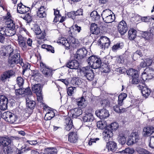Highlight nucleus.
Returning <instances> with one entry per match:
<instances>
[{"instance_id":"obj_18","label":"nucleus","mask_w":154,"mask_h":154,"mask_svg":"<svg viewBox=\"0 0 154 154\" xmlns=\"http://www.w3.org/2000/svg\"><path fill=\"white\" fill-rule=\"evenodd\" d=\"M103 139L106 141L109 140V138L113 135V133L111 129H106L103 133Z\"/></svg>"},{"instance_id":"obj_10","label":"nucleus","mask_w":154,"mask_h":154,"mask_svg":"<svg viewBox=\"0 0 154 154\" xmlns=\"http://www.w3.org/2000/svg\"><path fill=\"white\" fill-rule=\"evenodd\" d=\"M8 100L7 98L3 95H0V109L4 111L8 108Z\"/></svg>"},{"instance_id":"obj_4","label":"nucleus","mask_w":154,"mask_h":154,"mask_svg":"<svg viewBox=\"0 0 154 154\" xmlns=\"http://www.w3.org/2000/svg\"><path fill=\"white\" fill-rule=\"evenodd\" d=\"M3 117L6 121L11 124L15 123L17 119V116L15 114L10 112L8 111L4 112Z\"/></svg>"},{"instance_id":"obj_49","label":"nucleus","mask_w":154,"mask_h":154,"mask_svg":"<svg viewBox=\"0 0 154 154\" xmlns=\"http://www.w3.org/2000/svg\"><path fill=\"white\" fill-rule=\"evenodd\" d=\"M122 43H118L114 45L112 47V50L114 51H115L118 50H119L121 49L122 47Z\"/></svg>"},{"instance_id":"obj_61","label":"nucleus","mask_w":154,"mask_h":154,"mask_svg":"<svg viewBox=\"0 0 154 154\" xmlns=\"http://www.w3.org/2000/svg\"><path fill=\"white\" fill-rule=\"evenodd\" d=\"M137 152L140 154H146L148 153V151L141 148H138L137 150Z\"/></svg>"},{"instance_id":"obj_39","label":"nucleus","mask_w":154,"mask_h":154,"mask_svg":"<svg viewBox=\"0 0 154 154\" xmlns=\"http://www.w3.org/2000/svg\"><path fill=\"white\" fill-rule=\"evenodd\" d=\"M54 14L55 16L54 18L53 22L54 23H57V21L59 20V18L61 17V15L60 14V12L59 10L54 9Z\"/></svg>"},{"instance_id":"obj_40","label":"nucleus","mask_w":154,"mask_h":154,"mask_svg":"<svg viewBox=\"0 0 154 154\" xmlns=\"http://www.w3.org/2000/svg\"><path fill=\"white\" fill-rule=\"evenodd\" d=\"M115 19L114 15H111L109 17L103 19L104 21L106 23H110L113 22Z\"/></svg>"},{"instance_id":"obj_46","label":"nucleus","mask_w":154,"mask_h":154,"mask_svg":"<svg viewBox=\"0 0 154 154\" xmlns=\"http://www.w3.org/2000/svg\"><path fill=\"white\" fill-rule=\"evenodd\" d=\"M106 125L103 121H99L97 122V126L98 128L101 129H104Z\"/></svg>"},{"instance_id":"obj_32","label":"nucleus","mask_w":154,"mask_h":154,"mask_svg":"<svg viewBox=\"0 0 154 154\" xmlns=\"http://www.w3.org/2000/svg\"><path fill=\"white\" fill-rule=\"evenodd\" d=\"M77 103L79 108H84L87 105V102L85 99L83 97L78 99L77 101Z\"/></svg>"},{"instance_id":"obj_44","label":"nucleus","mask_w":154,"mask_h":154,"mask_svg":"<svg viewBox=\"0 0 154 154\" xmlns=\"http://www.w3.org/2000/svg\"><path fill=\"white\" fill-rule=\"evenodd\" d=\"M37 38L39 39V40L38 41V43L40 44H41V40L43 39L45 36V34L44 32H42L39 34H37Z\"/></svg>"},{"instance_id":"obj_41","label":"nucleus","mask_w":154,"mask_h":154,"mask_svg":"<svg viewBox=\"0 0 154 154\" xmlns=\"http://www.w3.org/2000/svg\"><path fill=\"white\" fill-rule=\"evenodd\" d=\"M134 152V150L133 148H127L125 150L119 151V152L121 153L132 154Z\"/></svg>"},{"instance_id":"obj_5","label":"nucleus","mask_w":154,"mask_h":154,"mask_svg":"<svg viewBox=\"0 0 154 154\" xmlns=\"http://www.w3.org/2000/svg\"><path fill=\"white\" fill-rule=\"evenodd\" d=\"M153 78H154V69L152 68L145 69L141 75V78L143 81L151 79Z\"/></svg>"},{"instance_id":"obj_7","label":"nucleus","mask_w":154,"mask_h":154,"mask_svg":"<svg viewBox=\"0 0 154 154\" xmlns=\"http://www.w3.org/2000/svg\"><path fill=\"white\" fill-rule=\"evenodd\" d=\"M87 54V51L85 48L79 49L74 55L75 58L78 60H81L85 57Z\"/></svg>"},{"instance_id":"obj_59","label":"nucleus","mask_w":154,"mask_h":154,"mask_svg":"<svg viewBox=\"0 0 154 154\" xmlns=\"http://www.w3.org/2000/svg\"><path fill=\"white\" fill-rule=\"evenodd\" d=\"M69 30L68 32L69 34V35L70 36H74V35L75 34V29L73 26H72L69 28Z\"/></svg>"},{"instance_id":"obj_36","label":"nucleus","mask_w":154,"mask_h":154,"mask_svg":"<svg viewBox=\"0 0 154 154\" xmlns=\"http://www.w3.org/2000/svg\"><path fill=\"white\" fill-rule=\"evenodd\" d=\"M4 34L5 35L11 36L14 35L16 33L15 29H12L9 28H7L4 31Z\"/></svg>"},{"instance_id":"obj_9","label":"nucleus","mask_w":154,"mask_h":154,"mask_svg":"<svg viewBox=\"0 0 154 154\" xmlns=\"http://www.w3.org/2000/svg\"><path fill=\"white\" fill-rule=\"evenodd\" d=\"M15 74V72L12 70H8L4 72L1 76L0 79L2 82H5L6 80Z\"/></svg>"},{"instance_id":"obj_62","label":"nucleus","mask_w":154,"mask_h":154,"mask_svg":"<svg viewBox=\"0 0 154 154\" xmlns=\"http://www.w3.org/2000/svg\"><path fill=\"white\" fill-rule=\"evenodd\" d=\"M74 88H75V87H69L68 88L67 90V93L68 94L69 96H71L73 93L74 90Z\"/></svg>"},{"instance_id":"obj_64","label":"nucleus","mask_w":154,"mask_h":154,"mask_svg":"<svg viewBox=\"0 0 154 154\" xmlns=\"http://www.w3.org/2000/svg\"><path fill=\"white\" fill-rule=\"evenodd\" d=\"M11 17L10 13L8 12L6 16L4 17V20L5 22L9 21V20H12L11 18Z\"/></svg>"},{"instance_id":"obj_58","label":"nucleus","mask_w":154,"mask_h":154,"mask_svg":"<svg viewBox=\"0 0 154 154\" xmlns=\"http://www.w3.org/2000/svg\"><path fill=\"white\" fill-rule=\"evenodd\" d=\"M140 82V81L138 78V76L136 77V75L133 77H132V83L134 84H137Z\"/></svg>"},{"instance_id":"obj_45","label":"nucleus","mask_w":154,"mask_h":154,"mask_svg":"<svg viewBox=\"0 0 154 154\" xmlns=\"http://www.w3.org/2000/svg\"><path fill=\"white\" fill-rule=\"evenodd\" d=\"M24 83V79L21 77H18L17 79V83L19 87L21 88Z\"/></svg>"},{"instance_id":"obj_16","label":"nucleus","mask_w":154,"mask_h":154,"mask_svg":"<svg viewBox=\"0 0 154 154\" xmlns=\"http://www.w3.org/2000/svg\"><path fill=\"white\" fill-rule=\"evenodd\" d=\"M29 8L23 5L21 3L18 4L17 5V11L18 12L21 14H24L28 12Z\"/></svg>"},{"instance_id":"obj_28","label":"nucleus","mask_w":154,"mask_h":154,"mask_svg":"<svg viewBox=\"0 0 154 154\" xmlns=\"http://www.w3.org/2000/svg\"><path fill=\"white\" fill-rule=\"evenodd\" d=\"M32 89L33 92L36 94L39 95V94L42 93L41 85L39 84H37L33 85L32 87Z\"/></svg>"},{"instance_id":"obj_19","label":"nucleus","mask_w":154,"mask_h":154,"mask_svg":"<svg viewBox=\"0 0 154 154\" xmlns=\"http://www.w3.org/2000/svg\"><path fill=\"white\" fill-rule=\"evenodd\" d=\"M0 140L2 145L3 146L9 145L12 142L11 140L7 136L0 137Z\"/></svg>"},{"instance_id":"obj_34","label":"nucleus","mask_w":154,"mask_h":154,"mask_svg":"<svg viewBox=\"0 0 154 154\" xmlns=\"http://www.w3.org/2000/svg\"><path fill=\"white\" fill-rule=\"evenodd\" d=\"M112 12L111 10L109 9H106L103 11L101 16L103 19L112 15Z\"/></svg>"},{"instance_id":"obj_26","label":"nucleus","mask_w":154,"mask_h":154,"mask_svg":"<svg viewBox=\"0 0 154 154\" xmlns=\"http://www.w3.org/2000/svg\"><path fill=\"white\" fill-rule=\"evenodd\" d=\"M91 32L92 34L97 35L100 32V30L97 25L95 23H92L91 25Z\"/></svg>"},{"instance_id":"obj_63","label":"nucleus","mask_w":154,"mask_h":154,"mask_svg":"<svg viewBox=\"0 0 154 154\" xmlns=\"http://www.w3.org/2000/svg\"><path fill=\"white\" fill-rule=\"evenodd\" d=\"M127 97V95L126 93H122L119 96L118 99L119 100H123Z\"/></svg>"},{"instance_id":"obj_48","label":"nucleus","mask_w":154,"mask_h":154,"mask_svg":"<svg viewBox=\"0 0 154 154\" xmlns=\"http://www.w3.org/2000/svg\"><path fill=\"white\" fill-rule=\"evenodd\" d=\"M31 75L32 77H33V78L34 79L38 78L40 75L38 71L37 70L32 71Z\"/></svg>"},{"instance_id":"obj_23","label":"nucleus","mask_w":154,"mask_h":154,"mask_svg":"<svg viewBox=\"0 0 154 154\" xmlns=\"http://www.w3.org/2000/svg\"><path fill=\"white\" fill-rule=\"evenodd\" d=\"M78 138L76 133L72 132L69 134L68 140L70 142L72 143H76Z\"/></svg>"},{"instance_id":"obj_53","label":"nucleus","mask_w":154,"mask_h":154,"mask_svg":"<svg viewBox=\"0 0 154 154\" xmlns=\"http://www.w3.org/2000/svg\"><path fill=\"white\" fill-rule=\"evenodd\" d=\"M72 82L74 85H79L81 83V81L78 78L73 79L72 80Z\"/></svg>"},{"instance_id":"obj_38","label":"nucleus","mask_w":154,"mask_h":154,"mask_svg":"<svg viewBox=\"0 0 154 154\" xmlns=\"http://www.w3.org/2000/svg\"><path fill=\"white\" fill-rule=\"evenodd\" d=\"M129 137L130 138H131V139L134 141L135 143H136L138 142L139 140L138 135L136 132L132 133Z\"/></svg>"},{"instance_id":"obj_8","label":"nucleus","mask_w":154,"mask_h":154,"mask_svg":"<svg viewBox=\"0 0 154 154\" xmlns=\"http://www.w3.org/2000/svg\"><path fill=\"white\" fill-rule=\"evenodd\" d=\"M95 113L101 119H105L109 116L108 111L104 109L96 110Z\"/></svg>"},{"instance_id":"obj_17","label":"nucleus","mask_w":154,"mask_h":154,"mask_svg":"<svg viewBox=\"0 0 154 154\" xmlns=\"http://www.w3.org/2000/svg\"><path fill=\"white\" fill-rule=\"evenodd\" d=\"M154 132V128L152 126H149L144 128L143 134L144 136H149Z\"/></svg>"},{"instance_id":"obj_24","label":"nucleus","mask_w":154,"mask_h":154,"mask_svg":"<svg viewBox=\"0 0 154 154\" xmlns=\"http://www.w3.org/2000/svg\"><path fill=\"white\" fill-rule=\"evenodd\" d=\"M80 108H76L71 110V112L73 116L77 117L82 114V111Z\"/></svg>"},{"instance_id":"obj_27","label":"nucleus","mask_w":154,"mask_h":154,"mask_svg":"<svg viewBox=\"0 0 154 154\" xmlns=\"http://www.w3.org/2000/svg\"><path fill=\"white\" fill-rule=\"evenodd\" d=\"M136 36V30L133 28H131L128 31V38L130 40H134Z\"/></svg>"},{"instance_id":"obj_13","label":"nucleus","mask_w":154,"mask_h":154,"mask_svg":"<svg viewBox=\"0 0 154 154\" xmlns=\"http://www.w3.org/2000/svg\"><path fill=\"white\" fill-rule=\"evenodd\" d=\"M143 83L141 84H139L137 87L140 90H141L142 94L146 98H147L149 96L151 92L150 89L147 87L143 86Z\"/></svg>"},{"instance_id":"obj_20","label":"nucleus","mask_w":154,"mask_h":154,"mask_svg":"<svg viewBox=\"0 0 154 154\" xmlns=\"http://www.w3.org/2000/svg\"><path fill=\"white\" fill-rule=\"evenodd\" d=\"M92 19L94 20L97 23L99 24H101V22L99 20L100 18V15L98 14L97 11H92L90 14Z\"/></svg>"},{"instance_id":"obj_56","label":"nucleus","mask_w":154,"mask_h":154,"mask_svg":"<svg viewBox=\"0 0 154 154\" xmlns=\"http://www.w3.org/2000/svg\"><path fill=\"white\" fill-rule=\"evenodd\" d=\"M110 102L107 100H104L102 101L101 103L102 106L103 107H107L109 106Z\"/></svg>"},{"instance_id":"obj_54","label":"nucleus","mask_w":154,"mask_h":154,"mask_svg":"<svg viewBox=\"0 0 154 154\" xmlns=\"http://www.w3.org/2000/svg\"><path fill=\"white\" fill-rule=\"evenodd\" d=\"M72 14L74 15L75 16H78L82 15L83 14L82 11L81 9H79L77 10L76 11H72L69 13V14Z\"/></svg>"},{"instance_id":"obj_30","label":"nucleus","mask_w":154,"mask_h":154,"mask_svg":"<svg viewBox=\"0 0 154 154\" xmlns=\"http://www.w3.org/2000/svg\"><path fill=\"white\" fill-rule=\"evenodd\" d=\"M52 70L51 69L47 67L44 69H42V72L46 77L51 76L52 75Z\"/></svg>"},{"instance_id":"obj_52","label":"nucleus","mask_w":154,"mask_h":154,"mask_svg":"<svg viewBox=\"0 0 154 154\" xmlns=\"http://www.w3.org/2000/svg\"><path fill=\"white\" fill-rule=\"evenodd\" d=\"M24 92V88H22L17 89L15 91V93L17 96L23 94Z\"/></svg>"},{"instance_id":"obj_55","label":"nucleus","mask_w":154,"mask_h":154,"mask_svg":"<svg viewBox=\"0 0 154 154\" xmlns=\"http://www.w3.org/2000/svg\"><path fill=\"white\" fill-rule=\"evenodd\" d=\"M118 123L116 122L112 123L110 125V128L112 130H116L119 127Z\"/></svg>"},{"instance_id":"obj_57","label":"nucleus","mask_w":154,"mask_h":154,"mask_svg":"<svg viewBox=\"0 0 154 154\" xmlns=\"http://www.w3.org/2000/svg\"><path fill=\"white\" fill-rule=\"evenodd\" d=\"M24 94L28 96H30L32 94V92L29 88H24Z\"/></svg>"},{"instance_id":"obj_11","label":"nucleus","mask_w":154,"mask_h":154,"mask_svg":"<svg viewBox=\"0 0 154 154\" xmlns=\"http://www.w3.org/2000/svg\"><path fill=\"white\" fill-rule=\"evenodd\" d=\"M92 109L89 108L88 109V111L86 110L85 112V115L83 118V121L85 122H91L94 119V117L93 115L91 112Z\"/></svg>"},{"instance_id":"obj_33","label":"nucleus","mask_w":154,"mask_h":154,"mask_svg":"<svg viewBox=\"0 0 154 154\" xmlns=\"http://www.w3.org/2000/svg\"><path fill=\"white\" fill-rule=\"evenodd\" d=\"M26 105L27 107H28V109H33L35 107V102L33 100H30L29 97L26 99Z\"/></svg>"},{"instance_id":"obj_51","label":"nucleus","mask_w":154,"mask_h":154,"mask_svg":"<svg viewBox=\"0 0 154 154\" xmlns=\"http://www.w3.org/2000/svg\"><path fill=\"white\" fill-rule=\"evenodd\" d=\"M32 29L36 34H39L42 32L39 26L37 25H35Z\"/></svg>"},{"instance_id":"obj_29","label":"nucleus","mask_w":154,"mask_h":154,"mask_svg":"<svg viewBox=\"0 0 154 154\" xmlns=\"http://www.w3.org/2000/svg\"><path fill=\"white\" fill-rule=\"evenodd\" d=\"M46 15L44 7L41 6L37 12V16L39 17L43 18L45 17Z\"/></svg>"},{"instance_id":"obj_6","label":"nucleus","mask_w":154,"mask_h":154,"mask_svg":"<svg viewBox=\"0 0 154 154\" xmlns=\"http://www.w3.org/2000/svg\"><path fill=\"white\" fill-rule=\"evenodd\" d=\"M110 43V42L108 38L105 36H102L98 41V45L102 49H105L109 46Z\"/></svg>"},{"instance_id":"obj_22","label":"nucleus","mask_w":154,"mask_h":154,"mask_svg":"<svg viewBox=\"0 0 154 154\" xmlns=\"http://www.w3.org/2000/svg\"><path fill=\"white\" fill-rule=\"evenodd\" d=\"M109 151L115 152L117 149V144L114 141H110L107 144Z\"/></svg>"},{"instance_id":"obj_50","label":"nucleus","mask_w":154,"mask_h":154,"mask_svg":"<svg viewBox=\"0 0 154 154\" xmlns=\"http://www.w3.org/2000/svg\"><path fill=\"white\" fill-rule=\"evenodd\" d=\"M54 113L52 111H49L45 114V116L47 118L48 120H50L54 117Z\"/></svg>"},{"instance_id":"obj_2","label":"nucleus","mask_w":154,"mask_h":154,"mask_svg":"<svg viewBox=\"0 0 154 154\" xmlns=\"http://www.w3.org/2000/svg\"><path fill=\"white\" fill-rule=\"evenodd\" d=\"M88 64L92 68L96 69L100 67L102 61L100 58L95 55L90 57L87 60Z\"/></svg>"},{"instance_id":"obj_43","label":"nucleus","mask_w":154,"mask_h":154,"mask_svg":"<svg viewBox=\"0 0 154 154\" xmlns=\"http://www.w3.org/2000/svg\"><path fill=\"white\" fill-rule=\"evenodd\" d=\"M113 109L114 111L118 113H122L126 111V109L125 108H121L118 105L114 106L113 107Z\"/></svg>"},{"instance_id":"obj_25","label":"nucleus","mask_w":154,"mask_h":154,"mask_svg":"<svg viewBox=\"0 0 154 154\" xmlns=\"http://www.w3.org/2000/svg\"><path fill=\"white\" fill-rule=\"evenodd\" d=\"M65 122L66 125L65 129L69 131L72 128L73 126L72 120L70 118H69L66 119Z\"/></svg>"},{"instance_id":"obj_47","label":"nucleus","mask_w":154,"mask_h":154,"mask_svg":"<svg viewBox=\"0 0 154 154\" xmlns=\"http://www.w3.org/2000/svg\"><path fill=\"white\" fill-rule=\"evenodd\" d=\"M4 147V152L5 154H8L12 152L11 148L10 146H6Z\"/></svg>"},{"instance_id":"obj_3","label":"nucleus","mask_w":154,"mask_h":154,"mask_svg":"<svg viewBox=\"0 0 154 154\" xmlns=\"http://www.w3.org/2000/svg\"><path fill=\"white\" fill-rule=\"evenodd\" d=\"M80 73L89 81H91L94 78V72L92 69L89 67L87 66L82 68L80 70Z\"/></svg>"},{"instance_id":"obj_42","label":"nucleus","mask_w":154,"mask_h":154,"mask_svg":"<svg viewBox=\"0 0 154 154\" xmlns=\"http://www.w3.org/2000/svg\"><path fill=\"white\" fill-rule=\"evenodd\" d=\"M118 140L120 143L122 144H124L126 142V138L124 134L122 133L120 134L118 137Z\"/></svg>"},{"instance_id":"obj_14","label":"nucleus","mask_w":154,"mask_h":154,"mask_svg":"<svg viewBox=\"0 0 154 154\" xmlns=\"http://www.w3.org/2000/svg\"><path fill=\"white\" fill-rule=\"evenodd\" d=\"M26 39L21 35L18 36V42L19 46L23 51H26L27 49V45L26 44Z\"/></svg>"},{"instance_id":"obj_1","label":"nucleus","mask_w":154,"mask_h":154,"mask_svg":"<svg viewBox=\"0 0 154 154\" xmlns=\"http://www.w3.org/2000/svg\"><path fill=\"white\" fill-rule=\"evenodd\" d=\"M8 53L10 55L8 62L11 65L20 63L21 66L24 65L22 59H20V52L17 50H14L12 47H8L7 48Z\"/></svg>"},{"instance_id":"obj_60","label":"nucleus","mask_w":154,"mask_h":154,"mask_svg":"<svg viewBox=\"0 0 154 154\" xmlns=\"http://www.w3.org/2000/svg\"><path fill=\"white\" fill-rule=\"evenodd\" d=\"M149 146L151 148L154 149V136L150 137Z\"/></svg>"},{"instance_id":"obj_21","label":"nucleus","mask_w":154,"mask_h":154,"mask_svg":"<svg viewBox=\"0 0 154 154\" xmlns=\"http://www.w3.org/2000/svg\"><path fill=\"white\" fill-rule=\"evenodd\" d=\"M69 43L73 48H76L79 45L78 40L75 39L73 36H69Z\"/></svg>"},{"instance_id":"obj_35","label":"nucleus","mask_w":154,"mask_h":154,"mask_svg":"<svg viewBox=\"0 0 154 154\" xmlns=\"http://www.w3.org/2000/svg\"><path fill=\"white\" fill-rule=\"evenodd\" d=\"M126 72L128 75L131 76L132 78L134 77L135 75L136 77L138 76V71L133 69H129Z\"/></svg>"},{"instance_id":"obj_31","label":"nucleus","mask_w":154,"mask_h":154,"mask_svg":"<svg viewBox=\"0 0 154 154\" xmlns=\"http://www.w3.org/2000/svg\"><path fill=\"white\" fill-rule=\"evenodd\" d=\"M58 43L62 44L68 49L70 48V45L69 43V41L65 38H61L59 39L58 40Z\"/></svg>"},{"instance_id":"obj_15","label":"nucleus","mask_w":154,"mask_h":154,"mask_svg":"<svg viewBox=\"0 0 154 154\" xmlns=\"http://www.w3.org/2000/svg\"><path fill=\"white\" fill-rule=\"evenodd\" d=\"M67 67L70 69H77L79 66L78 62L76 60L69 61L66 64Z\"/></svg>"},{"instance_id":"obj_12","label":"nucleus","mask_w":154,"mask_h":154,"mask_svg":"<svg viewBox=\"0 0 154 154\" xmlns=\"http://www.w3.org/2000/svg\"><path fill=\"white\" fill-rule=\"evenodd\" d=\"M119 32L121 35H124L128 30V27L126 23L122 20L120 22L118 26Z\"/></svg>"},{"instance_id":"obj_37","label":"nucleus","mask_w":154,"mask_h":154,"mask_svg":"<svg viewBox=\"0 0 154 154\" xmlns=\"http://www.w3.org/2000/svg\"><path fill=\"white\" fill-rule=\"evenodd\" d=\"M5 23L7 25V28L13 30L15 29V25L13 20H9V21L5 22Z\"/></svg>"}]
</instances>
